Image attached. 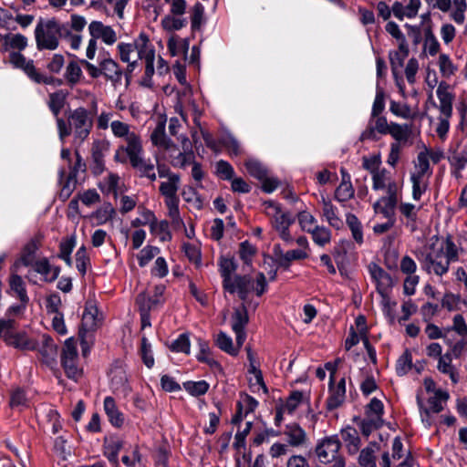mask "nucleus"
Returning <instances> with one entry per match:
<instances>
[{"label": "nucleus", "mask_w": 467, "mask_h": 467, "mask_svg": "<svg viewBox=\"0 0 467 467\" xmlns=\"http://www.w3.org/2000/svg\"><path fill=\"white\" fill-rule=\"evenodd\" d=\"M155 218V214L150 210L146 208H139V216L132 220L131 225L133 227L144 225H149L150 227Z\"/></svg>", "instance_id": "69168bd1"}, {"label": "nucleus", "mask_w": 467, "mask_h": 467, "mask_svg": "<svg viewBox=\"0 0 467 467\" xmlns=\"http://www.w3.org/2000/svg\"><path fill=\"white\" fill-rule=\"evenodd\" d=\"M412 367V356L409 350H405L398 358L396 363V371L400 376L407 374Z\"/></svg>", "instance_id": "338daca9"}, {"label": "nucleus", "mask_w": 467, "mask_h": 467, "mask_svg": "<svg viewBox=\"0 0 467 467\" xmlns=\"http://www.w3.org/2000/svg\"><path fill=\"white\" fill-rule=\"evenodd\" d=\"M116 214L115 209L111 203L106 202L93 213V218L99 224L106 223Z\"/></svg>", "instance_id": "6e6d98bb"}, {"label": "nucleus", "mask_w": 467, "mask_h": 467, "mask_svg": "<svg viewBox=\"0 0 467 467\" xmlns=\"http://www.w3.org/2000/svg\"><path fill=\"white\" fill-rule=\"evenodd\" d=\"M31 395L28 391L22 389H16L12 391L10 397V406L12 409L22 410L30 406Z\"/></svg>", "instance_id": "a19ab883"}, {"label": "nucleus", "mask_w": 467, "mask_h": 467, "mask_svg": "<svg viewBox=\"0 0 467 467\" xmlns=\"http://www.w3.org/2000/svg\"><path fill=\"white\" fill-rule=\"evenodd\" d=\"M410 133V127L408 124L400 125L391 122L388 134H390L396 142L406 141Z\"/></svg>", "instance_id": "13d9d810"}, {"label": "nucleus", "mask_w": 467, "mask_h": 467, "mask_svg": "<svg viewBox=\"0 0 467 467\" xmlns=\"http://www.w3.org/2000/svg\"><path fill=\"white\" fill-rule=\"evenodd\" d=\"M448 399L449 393L447 391L439 390L435 394L429 395L427 405L425 406L420 395H417V403L420 409V418L425 426L430 427L432 425V415L443 410Z\"/></svg>", "instance_id": "9b49d317"}, {"label": "nucleus", "mask_w": 467, "mask_h": 467, "mask_svg": "<svg viewBox=\"0 0 467 467\" xmlns=\"http://www.w3.org/2000/svg\"><path fill=\"white\" fill-rule=\"evenodd\" d=\"M179 16L167 15L161 19V26L166 31H176L184 27L187 24L185 18L178 17Z\"/></svg>", "instance_id": "4d7b16f0"}, {"label": "nucleus", "mask_w": 467, "mask_h": 467, "mask_svg": "<svg viewBox=\"0 0 467 467\" xmlns=\"http://www.w3.org/2000/svg\"><path fill=\"white\" fill-rule=\"evenodd\" d=\"M341 437L346 444L347 450L350 454H356L360 448L361 442L356 429L347 427L342 430Z\"/></svg>", "instance_id": "f704fd0d"}, {"label": "nucleus", "mask_w": 467, "mask_h": 467, "mask_svg": "<svg viewBox=\"0 0 467 467\" xmlns=\"http://www.w3.org/2000/svg\"><path fill=\"white\" fill-rule=\"evenodd\" d=\"M284 434L286 437L287 445L299 448L307 443V434L306 431L296 423H291L285 426Z\"/></svg>", "instance_id": "b1692460"}, {"label": "nucleus", "mask_w": 467, "mask_h": 467, "mask_svg": "<svg viewBox=\"0 0 467 467\" xmlns=\"http://www.w3.org/2000/svg\"><path fill=\"white\" fill-rule=\"evenodd\" d=\"M417 256L427 273L441 276L451 263L458 261L459 248L451 238H435L420 250Z\"/></svg>", "instance_id": "f257e3e1"}, {"label": "nucleus", "mask_w": 467, "mask_h": 467, "mask_svg": "<svg viewBox=\"0 0 467 467\" xmlns=\"http://www.w3.org/2000/svg\"><path fill=\"white\" fill-rule=\"evenodd\" d=\"M117 162L119 163H128L140 173L142 177H147L150 181L156 180V173L154 171V164L149 159L144 158V150L142 143L136 146L133 149H130L129 151L124 153L123 160L121 159H114Z\"/></svg>", "instance_id": "6e6552de"}, {"label": "nucleus", "mask_w": 467, "mask_h": 467, "mask_svg": "<svg viewBox=\"0 0 467 467\" xmlns=\"http://www.w3.org/2000/svg\"><path fill=\"white\" fill-rule=\"evenodd\" d=\"M81 67L83 66L81 65L80 60H71L67 63L66 66L64 78L68 85H77L83 78Z\"/></svg>", "instance_id": "e433bc0d"}, {"label": "nucleus", "mask_w": 467, "mask_h": 467, "mask_svg": "<svg viewBox=\"0 0 467 467\" xmlns=\"http://www.w3.org/2000/svg\"><path fill=\"white\" fill-rule=\"evenodd\" d=\"M247 379L250 389L253 392H259L261 390L264 393L267 392L262 371L257 368L256 364L249 366Z\"/></svg>", "instance_id": "c9c22d12"}, {"label": "nucleus", "mask_w": 467, "mask_h": 467, "mask_svg": "<svg viewBox=\"0 0 467 467\" xmlns=\"http://www.w3.org/2000/svg\"><path fill=\"white\" fill-rule=\"evenodd\" d=\"M385 30L396 41L399 49L403 51L406 50V45H408L405 35L401 32L400 26L393 21L387 23Z\"/></svg>", "instance_id": "603ef678"}, {"label": "nucleus", "mask_w": 467, "mask_h": 467, "mask_svg": "<svg viewBox=\"0 0 467 467\" xmlns=\"http://www.w3.org/2000/svg\"><path fill=\"white\" fill-rule=\"evenodd\" d=\"M244 166L246 168L247 172L251 176H253L258 180H263L265 178L267 170L258 161L254 160V159H249L245 161Z\"/></svg>", "instance_id": "680f3d73"}, {"label": "nucleus", "mask_w": 467, "mask_h": 467, "mask_svg": "<svg viewBox=\"0 0 467 467\" xmlns=\"http://www.w3.org/2000/svg\"><path fill=\"white\" fill-rule=\"evenodd\" d=\"M441 44L431 31L425 33L423 40V52L427 56L434 57L440 54Z\"/></svg>", "instance_id": "3c124183"}, {"label": "nucleus", "mask_w": 467, "mask_h": 467, "mask_svg": "<svg viewBox=\"0 0 467 467\" xmlns=\"http://www.w3.org/2000/svg\"><path fill=\"white\" fill-rule=\"evenodd\" d=\"M60 155L62 160L67 162L68 171H66V169L64 168H62L59 171V183L61 184L59 196L64 200H67L70 196L76 186L77 173L79 170H83L84 164L81 162V160L78 152L74 153V156L76 158V161L74 164H72V154L69 150L62 149Z\"/></svg>", "instance_id": "423d86ee"}, {"label": "nucleus", "mask_w": 467, "mask_h": 467, "mask_svg": "<svg viewBox=\"0 0 467 467\" xmlns=\"http://www.w3.org/2000/svg\"><path fill=\"white\" fill-rule=\"evenodd\" d=\"M389 110L395 116L404 119H410L414 117V113L410 106L403 102L390 101Z\"/></svg>", "instance_id": "e2e57ef3"}, {"label": "nucleus", "mask_w": 467, "mask_h": 467, "mask_svg": "<svg viewBox=\"0 0 467 467\" xmlns=\"http://www.w3.org/2000/svg\"><path fill=\"white\" fill-rule=\"evenodd\" d=\"M346 222L352 233L353 239L358 244H363L362 226L358 219L351 213L347 214Z\"/></svg>", "instance_id": "bf43d9fd"}, {"label": "nucleus", "mask_w": 467, "mask_h": 467, "mask_svg": "<svg viewBox=\"0 0 467 467\" xmlns=\"http://www.w3.org/2000/svg\"><path fill=\"white\" fill-rule=\"evenodd\" d=\"M437 369L441 373L449 376L453 384H457L459 382V373L455 366L452 365L451 353L446 352L440 357L438 359Z\"/></svg>", "instance_id": "bb28decb"}, {"label": "nucleus", "mask_w": 467, "mask_h": 467, "mask_svg": "<svg viewBox=\"0 0 467 467\" xmlns=\"http://www.w3.org/2000/svg\"><path fill=\"white\" fill-rule=\"evenodd\" d=\"M309 234L313 242L318 246L324 247L331 241V231L323 225H317Z\"/></svg>", "instance_id": "09e8293b"}, {"label": "nucleus", "mask_w": 467, "mask_h": 467, "mask_svg": "<svg viewBox=\"0 0 467 467\" xmlns=\"http://www.w3.org/2000/svg\"><path fill=\"white\" fill-rule=\"evenodd\" d=\"M367 415L376 427L379 426L381 415L383 413V404L378 399H372L367 407Z\"/></svg>", "instance_id": "864d4df0"}, {"label": "nucleus", "mask_w": 467, "mask_h": 467, "mask_svg": "<svg viewBox=\"0 0 467 467\" xmlns=\"http://www.w3.org/2000/svg\"><path fill=\"white\" fill-rule=\"evenodd\" d=\"M88 33L95 41L100 39L109 46L113 45L118 39L116 31L110 26H107L100 21H92L88 25Z\"/></svg>", "instance_id": "aec40b11"}, {"label": "nucleus", "mask_w": 467, "mask_h": 467, "mask_svg": "<svg viewBox=\"0 0 467 467\" xmlns=\"http://www.w3.org/2000/svg\"><path fill=\"white\" fill-rule=\"evenodd\" d=\"M297 221L300 228L308 234L318 225L316 217L307 211L298 213Z\"/></svg>", "instance_id": "052dcab7"}, {"label": "nucleus", "mask_w": 467, "mask_h": 467, "mask_svg": "<svg viewBox=\"0 0 467 467\" xmlns=\"http://www.w3.org/2000/svg\"><path fill=\"white\" fill-rule=\"evenodd\" d=\"M379 451L377 443H369L361 450L358 456V463L361 467H377L376 454Z\"/></svg>", "instance_id": "ea45409f"}, {"label": "nucleus", "mask_w": 467, "mask_h": 467, "mask_svg": "<svg viewBox=\"0 0 467 467\" xmlns=\"http://www.w3.org/2000/svg\"><path fill=\"white\" fill-rule=\"evenodd\" d=\"M57 125L62 141L72 132L75 140L81 143L88 137L93 120L89 112L80 107L70 112L68 124L63 119L57 118Z\"/></svg>", "instance_id": "20e7f679"}, {"label": "nucleus", "mask_w": 467, "mask_h": 467, "mask_svg": "<svg viewBox=\"0 0 467 467\" xmlns=\"http://www.w3.org/2000/svg\"><path fill=\"white\" fill-rule=\"evenodd\" d=\"M179 140L182 146V151L175 158L173 165L177 167L183 168L187 164H190L194 160V153L192 150V143L189 140V138L185 135H182L179 137Z\"/></svg>", "instance_id": "393cba45"}, {"label": "nucleus", "mask_w": 467, "mask_h": 467, "mask_svg": "<svg viewBox=\"0 0 467 467\" xmlns=\"http://www.w3.org/2000/svg\"><path fill=\"white\" fill-rule=\"evenodd\" d=\"M35 38L39 50H55L59 44V28L55 21H40L35 29Z\"/></svg>", "instance_id": "9d476101"}, {"label": "nucleus", "mask_w": 467, "mask_h": 467, "mask_svg": "<svg viewBox=\"0 0 467 467\" xmlns=\"http://www.w3.org/2000/svg\"><path fill=\"white\" fill-rule=\"evenodd\" d=\"M150 231L152 235L158 238L161 242H168L171 239V234L169 230V223L167 221H158L155 218L150 225Z\"/></svg>", "instance_id": "79ce46f5"}, {"label": "nucleus", "mask_w": 467, "mask_h": 467, "mask_svg": "<svg viewBox=\"0 0 467 467\" xmlns=\"http://www.w3.org/2000/svg\"><path fill=\"white\" fill-rule=\"evenodd\" d=\"M182 199L192 205L194 208L200 210L203 206V200L197 192L196 188L191 185H186L182 191Z\"/></svg>", "instance_id": "49530a36"}, {"label": "nucleus", "mask_w": 467, "mask_h": 467, "mask_svg": "<svg viewBox=\"0 0 467 467\" xmlns=\"http://www.w3.org/2000/svg\"><path fill=\"white\" fill-rule=\"evenodd\" d=\"M121 180L116 173L109 172L101 179L99 183L100 191L105 194L113 193L117 196L119 191L121 188Z\"/></svg>", "instance_id": "72a5a7b5"}, {"label": "nucleus", "mask_w": 467, "mask_h": 467, "mask_svg": "<svg viewBox=\"0 0 467 467\" xmlns=\"http://www.w3.org/2000/svg\"><path fill=\"white\" fill-rule=\"evenodd\" d=\"M180 175H169V178L161 182L160 192L164 197V201L179 199L177 192L180 187Z\"/></svg>", "instance_id": "c756f323"}, {"label": "nucleus", "mask_w": 467, "mask_h": 467, "mask_svg": "<svg viewBox=\"0 0 467 467\" xmlns=\"http://www.w3.org/2000/svg\"><path fill=\"white\" fill-rule=\"evenodd\" d=\"M398 209L406 221L407 224L414 223L417 220L419 207L410 202H400Z\"/></svg>", "instance_id": "0e129e2a"}, {"label": "nucleus", "mask_w": 467, "mask_h": 467, "mask_svg": "<svg viewBox=\"0 0 467 467\" xmlns=\"http://www.w3.org/2000/svg\"><path fill=\"white\" fill-rule=\"evenodd\" d=\"M322 215L326 222L335 229H340L343 225L342 220L337 214V209L331 202L326 198H322Z\"/></svg>", "instance_id": "2f4dec72"}, {"label": "nucleus", "mask_w": 467, "mask_h": 467, "mask_svg": "<svg viewBox=\"0 0 467 467\" xmlns=\"http://www.w3.org/2000/svg\"><path fill=\"white\" fill-rule=\"evenodd\" d=\"M436 95L439 105L433 100L432 94H430L426 106L427 116L437 135L444 140L450 129L454 96L451 91L450 85L445 81L439 83Z\"/></svg>", "instance_id": "f03ea898"}, {"label": "nucleus", "mask_w": 467, "mask_h": 467, "mask_svg": "<svg viewBox=\"0 0 467 467\" xmlns=\"http://www.w3.org/2000/svg\"><path fill=\"white\" fill-rule=\"evenodd\" d=\"M155 128L150 135V140L153 145L159 149L171 151L175 150V145L169 139L165 132L167 118L162 114H158L154 117Z\"/></svg>", "instance_id": "2eb2a0df"}, {"label": "nucleus", "mask_w": 467, "mask_h": 467, "mask_svg": "<svg viewBox=\"0 0 467 467\" xmlns=\"http://www.w3.org/2000/svg\"><path fill=\"white\" fill-rule=\"evenodd\" d=\"M341 172L342 182L336 189L335 192L336 199L340 202L348 201L354 196V189L351 184L349 175L347 174L344 170H341Z\"/></svg>", "instance_id": "4c0bfd02"}, {"label": "nucleus", "mask_w": 467, "mask_h": 467, "mask_svg": "<svg viewBox=\"0 0 467 467\" xmlns=\"http://www.w3.org/2000/svg\"><path fill=\"white\" fill-rule=\"evenodd\" d=\"M61 364L67 378L78 381L82 375V369L78 366V355L77 342L72 337L65 341L62 353Z\"/></svg>", "instance_id": "ddd939ff"}, {"label": "nucleus", "mask_w": 467, "mask_h": 467, "mask_svg": "<svg viewBox=\"0 0 467 467\" xmlns=\"http://www.w3.org/2000/svg\"><path fill=\"white\" fill-rule=\"evenodd\" d=\"M33 272L41 275V280L47 283L54 282L59 275L60 269L52 265L47 258H41L30 265Z\"/></svg>", "instance_id": "5701e85b"}, {"label": "nucleus", "mask_w": 467, "mask_h": 467, "mask_svg": "<svg viewBox=\"0 0 467 467\" xmlns=\"http://www.w3.org/2000/svg\"><path fill=\"white\" fill-rule=\"evenodd\" d=\"M400 192L394 191L386 192L373 203V209L376 213H381L384 217H394L395 209L400 200Z\"/></svg>", "instance_id": "f3484780"}, {"label": "nucleus", "mask_w": 467, "mask_h": 467, "mask_svg": "<svg viewBox=\"0 0 467 467\" xmlns=\"http://www.w3.org/2000/svg\"><path fill=\"white\" fill-rule=\"evenodd\" d=\"M10 63L16 67L22 68L26 74L35 82L37 83H46L50 84L54 81L53 78L51 77H45L38 73L31 60L27 61L26 57L17 52H13L10 54Z\"/></svg>", "instance_id": "dca6fc26"}, {"label": "nucleus", "mask_w": 467, "mask_h": 467, "mask_svg": "<svg viewBox=\"0 0 467 467\" xmlns=\"http://www.w3.org/2000/svg\"><path fill=\"white\" fill-rule=\"evenodd\" d=\"M346 399V381L342 378L336 386H329V397L327 399V407L329 409H336L339 407Z\"/></svg>", "instance_id": "a878e982"}, {"label": "nucleus", "mask_w": 467, "mask_h": 467, "mask_svg": "<svg viewBox=\"0 0 467 467\" xmlns=\"http://www.w3.org/2000/svg\"><path fill=\"white\" fill-rule=\"evenodd\" d=\"M220 273L223 277V288L231 294L235 293L234 277L232 274L235 272L237 265L234 258L221 257L219 261Z\"/></svg>", "instance_id": "4be33fe9"}, {"label": "nucleus", "mask_w": 467, "mask_h": 467, "mask_svg": "<svg viewBox=\"0 0 467 467\" xmlns=\"http://www.w3.org/2000/svg\"><path fill=\"white\" fill-rule=\"evenodd\" d=\"M372 189L374 191H382L384 192H394L401 190L391 172L385 168L371 176Z\"/></svg>", "instance_id": "6ab92c4d"}, {"label": "nucleus", "mask_w": 467, "mask_h": 467, "mask_svg": "<svg viewBox=\"0 0 467 467\" xmlns=\"http://www.w3.org/2000/svg\"><path fill=\"white\" fill-rule=\"evenodd\" d=\"M368 270L372 281L376 284L377 291L383 296L392 286V278L382 267L376 263H369Z\"/></svg>", "instance_id": "412c9836"}, {"label": "nucleus", "mask_w": 467, "mask_h": 467, "mask_svg": "<svg viewBox=\"0 0 467 467\" xmlns=\"http://www.w3.org/2000/svg\"><path fill=\"white\" fill-rule=\"evenodd\" d=\"M341 443L337 436H327L317 441L315 447V454L318 462L327 464L336 462Z\"/></svg>", "instance_id": "4468645a"}, {"label": "nucleus", "mask_w": 467, "mask_h": 467, "mask_svg": "<svg viewBox=\"0 0 467 467\" xmlns=\"http://www.w3.org/2000/svg\"><path fill=\"white\" fill-rule=\"evenodd\" d=\"M210 384L206 380L192 381L189 380L183 383V389L192 397L202 396L209 390Z\"/></svg>", "instance_id": "de8ad7c7"}, {"label": "nucleus", "mask_w": 467, "mask_h": 467, "mask_svg": "<svg viewBox=\"0 0 467 467\" xmlns=\"http://www.w3.org/2000/svg\"><path fill=\"white\" fill-rule=\"evenodd\" d=\"M258 406V401L249 395H245L238 402L237 413L232 419L234 424H237L243 420L249 413L253 412Z\"/></svg>", "instance_id": "c85d7f7f"}, {"label": "nucleus", "mask_w": 467, "mask_h": 467, "mask_svg": "<svg viewBox=\"0 0 467 467\" xmlns=\"http://www.w3.org/2000/svg\"><path fill=\"white\" fill-rule=\"evenodd\" d=\"M0 338L7 345L21 350H35L37 348V342L28 337L25 333L17 332L16 322L11 319H0Z\"/></svg>", "instance_id": "0eeeda50"}, {"label": "nucleus", "mask_w": 467, "mask_h": 467, "mask_svg": "<svg viewBox=\"0 0 467 467\" xmlns=\"http://www.w3.org/2000/svg\"><path fill=\"white\" fill-rule=\"evenodd\" d=\"M76 246V236L70 235L64 238L59 245L58 257L66 262L67 265H72L70 254Z\"/></svg>", "instance_id": "c03bdc74"}, {"label": "nucleus", "mask_w": 467, "mask_h": 467, "mask_svg": "<svg viewBox=\"0 0 467 467\" xmlns=\"http://www.w3.org/2000/svg\"><path fill=\"white\" fill-rule=\"evenodd\" d=\"M168 50L171 56H179L187 52L186 43L180 37L171 36L168 40Z\"/></svg>", "instance_id": "774afa93"}, {"label": "nucleus", "mask_w": 467, "mask_h": 467, "mask_svg": "<svg viewBox=\"0 0 467 467\" xmlns=\"http://www.w3.org/2000/svg\"><path fill=\"white\" fill-rule=\"evenodd\" d=\"M467 10L466 0H451L450 17L458 25H462L465 21V13Z\"/></svg>", "instance_id": "37998d69"}, {"label": "nucleus", "mask_w": 467, "mask_h": 467, "mask_svg": "<svg viewBox=\"0 0 467 467\" xmlns=\"http://www.w3.org/2000/svg\"><path fill=\"white\" fill-rule=\"evenodd\" d=\"M67 93L63 90L54 92L49 95L48 106L53 114L57 117L65 105Z\"/></svg>", "instance_id": "5fc2aeb1"}, {"label": "nucleus", "mask_w": 467, "mask_h": 467, "mask_svg": "<svg viewBox=\"0 0 467 467\" xmlns=\"http://www.w3.org/2000/svg\"><path fill=\"white\" fill-rule=\"evenodd\" d=\"M215 342L220 349L232 356H236L241 348L237 344L234 347L232 337L224 332H220L217 335Z\"/></svg>", "instance_id": "a18cd8bd"}, {"label": "nucleus", "mask_w": 467, "mask_h": 467, "mask_svg": "<svg viewBox=\"0 0 467 467\" xmlns=\"http://www.w3.org/2000/svg\"><path fill=\"white\" fill-rule=\"evenodd\" d=\"M436 65L441 76L446 79L453 77L459 70V67L453 62L450 55L446 53L439 54Z\"/></svg>", "instance_id": "7c9ffc66"}, {"label": "nucleus", "mask_w": 467, "mask_h": 467, "mask_svg": "<svg viewBox=\"0 0 467 467\" xmlns=\"http://www.w3.org/2000/svg\"><path fill=\"white\" fill-rule=\"evenodd\" d=\"M264 212L270 219L272 227L279 234L280 238L287 244L293 242V237L289 232L294 219L291 214L284 211L281 205L274 201H265L263 202Z\"/></svg>", "instance_id": "39448f33"}, {"label": "nucleus", "mask_w": 467, "mask_h": 467, "mask_svg": "<svg viewBox=\"0 0 467 467\" xmlns=\"http://www.w3.org/2000/svg\"><path fill=\"white\" fill-rule=\"evenodd\" d=\"M97 317L98 308L95 302H87L82 315V328L86 331L93 330L97 326Z\"/></svg>", "instance_id": "58836bf2"}, {"label": "nucleus", "mask_w": 467, "mask_h": 467, "mask_svg": "<svg viewBox=\"0 0 467 467\" xmlns=\"http://www.w3.org/2000/svg\"><path fill=\"white\" fill-rule=\"evenodd\" d=\"M110 130L116 138L123 139L125 144L118 146L114 159H123L124 153L142 143L140 137L130 130V126L120 120H112Z\"/></svg>", "instance_id": "1a4fd4ad"}, {"label": "nucleus", "mask_w": 467, "mask_h": 467, "mask_svg": "<svg viewBox=\"0 0 467 467\" xmlns=\"http://www.w3.org/2000/svg\"><path fill=\"white\" fill-rule=\"evenodd\" d=\"M235 293L246 303L249 294L254 292L256 296H262L267 289V282L263 273H258L254 278L244 275L234 276Z\"/></svg>", "instance_id": "f8f14e48"}, {"label": "nucleus", "mask_w": 467, "mask_h": 467, "mask_svg": "<svg viewBox=\"0 0 467 467\" xmlns=\"http://www.w3.org/2000/svg\"><path fill=\"white\" fill-rule=\"evenodd\" d=\"M102 75L113 83H119L121 79L122 71L117 62L111 58H105L99 62Z\"/></svg>", "instance_id": "473e14b6"}, {"label": "nucleus", "mask_w": 467, "mask_h": 467, "mask_svg": "<svg viewBox=\"0 0 467 467\" xmlns=\"http://www.w3.org/2000/svg\"><path fill=\"white\" fill-rule=\"evenodd\" d=\"M248 320L246 303H243L242 307L235 309L232 317V329L235 333V340L239 348H241L245 341L246 333L244 329Z\"/></svg>", "instance_id": "a211bd4d"}, {"label": "nucleus", "mask_w": 467, "mask_h": 467, "mask_svg": "<svg viewBox=\"0 0 467 467\" xmlns=\"http://www.w3.org/2000/svg\"><path fill=\"white\" fill-rule=\"evenodd\" d=\"M103 406L109 422L115 427H121L125 419L124 415L119 410L115 400L110 396L106 397L104 399Z\"/></svg>", "instance_id": "cd10ccee"}, {"label": "nucleus", "mask_w": 467, "mask_h": 467, "mask_svg": "<svg viewBox=\"0 0 467 467\" xmlns=\"http://www.w3.org/2000/svg\"><path fill=\"white\" fill-rule=\"evenodd\" d=\"M11 291L19 298L21 302H28L29 297L26 294V285L23 279L17 275H13L9 281Z\"/></svg>", "instance_id": "8fccbe9b"}, {"label": "nucleus", "mask_w": 467, "mask_h": 467, "mask_svg": "<svg viewBox=\"0 0 467 467\" xmlns=\"http://www.w3.org/2000/svg\"><path fill=\"white\" fill-rule=\"evenodd\" d=\"M120 59L129 63L132 69L139 60L145 61V75L151 78L154 74L155 51L148 36L140 34L133 43H120L118 45Z\"/></svg>", "instance_id": "7ed1b4c3"}]
</instances>
